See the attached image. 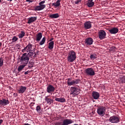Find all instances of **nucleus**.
Here are the masks:
<instances>
[{
	"label": "nucleus",
	"instance_id": "f257e3e1",
	"mask_svg": "<svg viewBox=\"0 0 125 125\" xmlns=\"http://www.w3.org/2000/svg\"><path fill=\"white\" fill-rule=\"evenodd\" d=\"M76 58H77L76 52L73 50L69 51L67 56V61L70 63H73L76 60Z\"/></svg>",
	"mask_w": 125,
	"mask_h": 125
},
{
	"label": "nucleus",
	"instance_id": "f03ea898",
	"mask_svg": "<svg viewBox=\"0 0 125 125\" xmlns=\"http://www.w3.org/2000/svg\"><path fill=\"white\" fill-rule=\"evenodd\" d=\"M29 60L30 59L29 58V57L27 56V53H24L21 57L20 62L21 64L27 65H28V63L29 62Z\"/></svg>",
	"mask_w": 125,
	"mask_h": 125
},
{
	"label": "nucleus",
	"instance_id": "7ed1b4c3",
	"mask_svg": "<svg viewBox=\"0 0 125 125\" xmlns=\"http://www.w3.org/2000/svg\"><path fill=\"white\" fill-rule=\"evenodd\" d=\"M36 47L35 46L31 43H29L24 49H22V52H29V51H33L35 52Z\"/></svg>",
	"mask_w": 125,
	"mask_h": 125
},
{
	"label": "nucleus",
	"instance_id": "20e7f679",
	"mask_svg": "<svg viewBox=\"0 0 125 125\" xmlns=\"http://www.w3.org/2000/svg\"><path fill=\"white\" fill-rule=\"evenodd\" d=\"M81 83V80L80 79H75L74 80H72V78H68L67 79V85L69 86H71L72 85H75V84H79Z\"/></svg>",
	"mask_w": 125,
	"mask_h": 125
},
{
	"label": "nucleus",
	"instance_id": "39448f33",
	"mask_svg": "<svg viewBox=\"0 0 125 125\" xmlns=\"http://www.w3.org/2000/svg\"><path fill=\"white\" fill-rule=\"evenodd\" d=\"M97 113L99 116L103 117L106 113V107L105 106H99L97 108Z\"/></svg>",
	"mask_w": 125,
	"mask_h": 125
},
{
	"label": "nucleus",
	"instance_id": "423d86ee",
	"mask_svg": "<svg viewBox=\"0 0 125 125\" xmlns=\"http://www.w3.org/2000/svg\"><path fill=\"white\" fill-rule=\"evenodd\" d=\"M45 2V0H43L39 3V5L35 7L34 10L35 11H40L45 8V5L43 4Z\"/></svg>",
	"mask_w": 125,
	"mask_h": 125
},
{
	"label": "nucleus",
	"instance_id": "0eeeda50",
	"mask_svg": "<svg viewBox=\"0 0 125 125\" xmlns=\"http://www.w3.org/2000/svg\"><path fill=\"white\" fill-rule=\"evenodd\" d=\"M74 124V121L72 119H65L62 121V124L61 125V122H57L56 125H69Z\"/></svg>",
	"mask_w": 125,
	"mask_h": 125
},
{
	"label": "nucleus",
	"instance_id": "6e6552de",
	"mask_svg": "<svg viewBox=\"0 0 125 125\" xmlns=\"http://www.w3.org/2000/svg\"><path fill=\"white\" fill-rule=\"evenodd\" d=\"M85 72L86 76H90V77H93L95 76V71L92 68H88L85 69Z\"/></svg>",
	"mask_w": 125,
	"mask_h": 125
},
{
	"label": "nucleus",
	"instance_id": "1a4fd4ad",
	"mask_svg": "<svg viewBox=\"0 0 125 125\" xmlns=\"http://www.w3.org/2000/svg\"><path fill=\"white\" fill-rule=\"evenodd\" d=\"M80 89L78 88H76L75 87H71L70 89V95H74V96H76V95H78L80 94Z\"/></svg>",
	"mask_w": 125,
	"mask_h": 125
},
{
	"label": "nucleus",
	"instance_id": "9d476101",
	"mask_svg": "<svg viewBox=\"0 0 125 125\" xmlns=\"http://www.w3.org/2000/svg\"><path fill=\"white\" fill-rule=\"evenodd\" d=\"M98 36L100 40H104L106 38V32L103 30H101L98 32Z\"/></svg>",
	"mask_w": 125,
	"mask_h": 125
},
{
	"label": "nucleus",
	"instance_id": "9b49d317",
	"mask_svg": "<svg viewBox=\"0 0 125 125\" xmlns=\"http://www.w3.org/2000/svg\"><path fill=\"white\" fill-rule=\"evenodd\" d=\"M109 121L110 122V123L115 124L119 123V122H120V119L118 117L113 116L109 118Z\"/></svg>",
	"mask_w": 125,
	"mask_h": 125
},
{
	"label": "nucleus",
	"instance_id": "f8f14e48",
	"mask_svg": "<svg viewBox=\"0 0 125 125\" xmlns=\"http://www.w3.org/2000/svg\"><path fill=\"white\" fill-rule=\"evenodd\" d=\"M8 104H9V102L8 101V100H6L5 99L0 100V106H6V105H8Z\"/></svg>",
	"mask_w": 125,
	"mask_h": 125
},
{
	"label": "nucleus",
	"instance_id": "ddd939ff",
	"mask_svg": "<svg viewBox=\"0 0 125 125\" xmlns=\"http://www.w3.org/2000/svg\"><path fill=\"white\" fill-rule=\"evenodd\" d=\"M49 96H47L45 97V101H46L47 104L48 105H51L53 102H54V100L53 99L49 98Z\"/></svg>",
	"mask_w": 125,
	"mask_h": 125
},
{
	"label": "nucleus",
	"instance_id": "4468645a",
	"mask_svg": "<svg viewBox=\"0 0 125 125\" xmlns=\"http://www.w3.org/2000/svg\"><path fill=\"white\" fill-rule=\"evenodd\" d=\"M85 43L87 45H91L93 43V39L91 38H88L85 40Z\"/></svg>",
	"mask_w": 125,
	"mask_h": 125
},
{
	"label": "nucleus",
	"instance_id": "2eb2a0df",
	"mask_svg": "<svg viewBox=\"0 0 125 125\" xmlns=\"http://www.w3.org/2000/svg\"><path fill=\"white\" fill-rule=\"evenodd\" d=\"M55 90V88L52 85H49L47 87V92L48 93H51Z\"/></svg>",
	"mask_w": 125,
	"mask_h": 125
},
{
	"label": "nucleus",
	"instance_id": "dca6fc26",
	"mask_svg": "<svg viewBox=\"0 0 125 125\" xmlns=\"http://www.w3.org/2000/svg\"><path fill=\"white\" fill-rule=\"evenodd\" d=\"M91 26H92V24H91V22L90 21H86L84 23V28L86 30L90 29V28H91Z\"/></svg>",
	"mask_w": 125,
	"mask_h": 125
},
{
	"label": "nucleus",
	"instance_id": "f3484780",
	"mask_svg": "<svg viewBox=\"0 0 125 125\" xmlns=\"http://www.w3.org/2000/svg\"><path fill=\"white\" fill-rule=\"evenodd\" d=\"M100 96V94L98 92L94 91L92 92V97L96 100L98 99V98H99Z\"/></svg>",
	"mask_w": 125,
	"mask_h": 125
},
{
	"label": "nucleus",
	"instance_id": "a211bd4d",
	"mask_svg": "<svg viewBox=\"0 0 125 125\" xmlns=\"http://www.w3.org/2000/svg\"><path fill=\"white\" fill-rule=\"evenodd\" d=\"M37 17H32L31 18H29L28 19V24H31V23H33L35 22V21H37Z\"/></svg>",
	"mask_w": 125,
	"mask_h": 125
},
{
	"label": "nucleus",
	"instance_id": "6ab92c4d",
	"mask_svg": "<svg viewBox=\"0 0 125 125\" xmlns=\"http://www.w3.org/2000/svg\"><path fill=\"white\" fill-rule=\"evenodd\" d=\"M27 89V87L24 86H20L19 89L18 90L19 93H24L26 90Z\"/></svg>",
	"mask_w": 125,
	"mask_h": 125
},
{
	"label": "nucleus",
	"instance_id": "aec40b11",
	"mask_svg": "<svg viewBox=\"0 0 125 125\" xmlns=\"http://www.w3.org/2000/svg\"><path fill=\"white\" fill-rule=\"evenodd\" d=\"M109 32L110 33V34H117V33L119 32V29H118L117 27H113L109 29Z\"/></svg>",
	"mask_w": 125,
	"mask_h": 125
},
{
	"label": "nucleus",
	"instance_id": "412c9836",
	"mask_svg": "<svg viewBox=\"0 0 125 125\" xmlns=\"http://www.w3.org/2000/svg\"><path fill=\"white\" fill-rule=\"evenodd\" d=\"M42 34L40 32L36 35V42H40L41 40H42Z\"/></svg>",
	"mask_w": 125,
	"mask_h": 125
},
{
	"label": "nucleus",
	"instance_id": "4be33fe9",
	"mask_svg": "<svg viewBox=\"0 0 125 125\" xmlns=\"http://www.w3.org/2000/svg\"><path fill=\"white\" fill-rule=\"evenodd\" d=\"M94 6V2L93 0H88L87 3L88 7H93Z\"/></svg>",
	"mask_w": 125,
	"mask_h": 125
},
{
	"label": "nucleus",
	"instance_id": "5701e85b",
	"mask_svg": "<svg viewBox=\"0 0 125 125\" xmlns=\"http://www.w3.org/2000/svg\"><path fill=\"white\" fill-rule=\"evenodd\" d=\"M55 101H57L58 102H60V103H63L64 102H66V99L64 98H57L55 99Z\"/></svg>",
	"mask_w": 125,
	"mask_h": 125
},
{
	"label": "nucleus",
	"instance_id": "b1692460",
	"mask_svg": "<svg viewBox=\"0 0 125 125\" xmlns=\"http://www.w3.org/2000/svg\"><path fill=\"white\" fill-rule=\"evenodd\" d=\"M53 47H54V42L52 41L48 43V48L50 50H52V49H53Z\"/></svg>",
	"mask_w": 125,
	"mask_h": 125
},
{
	"label": "nucleus",
	"instance_id": "393cba45",
	"mask_svg": "<svg viewBox=\"0 0 125 125\" xmlns=\"http://www.w3.org/2000/svg\"><path fill=\"white\" fill-rule=\"evenodd\" d=\"M60 1V0H58L56 2L53 3L52 5L56 6V7H58V6H60V5L61 4Z\"/></svg>",
	"mask_w": 125,
	"mask_h": 125
},
{
	"label": "nucleus",
	"instance_id": "a878e982",
	"mask_svg": "<svg viewBox=\"0 0 125 125\" xmlns=\"http://www.w3.org/2000/svg\"><path fill=\"white\" fill-rule=\"evenodd\" d=\"M50 18L56 19L59 17V14L58 13L53 14L50 15Z\"/></svg>",
	"mask_w": 125,
	"mask_h": 125
},
{
	"label": "nucleus",
	"instance_id": "bb28decb",
	"mask_svg": "<svg viewBox=\"0 0 125 125\" xmlns=\"http://www.w3.org/2000/svg\"><path fill=\"white\" fill-rule=\"evenodd\" d=\"M90 58L91 60H94V59H96L97 58V55L96 54H91L90 56Z\"/></svg>",
	"mask_w": 125,
	"mask_h": 125
},
{
	"label": "nucleus",
	"instance_id": "cd10ccee",
	"mask_svg": "<svg viewBox=\"0 0 125 125\" xmlns=\"http://www.w3.org/2000/svg\"><path fill=\"white\" fill-rule=\"evenodd\" d=\"M26 65L25 64H21V65H20L19 66H18V70L19 72H21V70H23V69H24V68H25V67H26Z\"/></svg>",
	"mask_w": 125,
	"mask_h": 125
},
{
	"label": "nucleus",
	"instance_id": "c85d7f7f",
	"mask_svg": "<svg viewBox=\"0 0 125 125\" xmlns=\"http://www.w3.org/2000/svg\"><path fill=\"white\" fill-rule=\"evenodd\" d=\"M20 39H22L25 37V32L21 31V33L18 35Z\"/></svg>",
	"mask_w": 125,
	"mask_h": 125
},
{
	"label": "nucleus",
	"instance_id": "c756f323",
	"mask_svg": "<svg viewBox=\"0 0 125 125\" xmlns=\"http://www.w3.org/2000/svg\"><path fill=\"white\" fill-rule=\"evenodd\" d=\"M46 40V39L45 38V37H43L39 43L40 45H43V44H44Z\"/></svg>",
	"mask_w": 125,
	"mask_h": 125
},
{
	"label": "nucleus",
	"instance_id": "7c9ffc66",
	"mask_svg": "<svg viewBox=\"0 0 125 125\" xmlns=\"http://www.w3.org/2000/svg\"><path fill=\"white\" fill-rule=\"evenodd\" d=\"M34 51H29L28 53L27 54V56H28V57H32V56H33L34 55Z\"/></svg>",
	"mask_w": 125,
	"mask_h": 125
},
{
	"label": "nucleus",
	"instance_id": "2f4dec72",
	"mask_svg": "<svg viewBox=\"0 0 125 125\" xmlns=\"http://www.w3.org/2000/svg\"><path fill=\"white\" fill-rule=\"evenodd\" d=\"M3 66V58H0V67Z\"/></svg>",
	"mask_w": 125,
	"mask_h": 125
},
{
	"label": "nucleus",
	"instance_id": "473e14b6",
	"mask_svg": "<svg viewBox=\"0 0 125 125\" xmlns=\"http://www.w3.org/2000/svg\"><path fill=\"white\" fill-rule=\"evenodd\" d=\"M12 42H17L18 41V38L16 36H14L12 39Z\"/></svg>",
	"mask_w": 125,
	"mask_h": 125
},
{
	"label": "nucleus",
	"instance_id": "72a5a7b5",
	"mask_svg": "<svg viewBox=\"0 0 125 125\" xmlns=\"http://www.w3.org/2000/svg\"><path fill=\"white\" fill-rule=\"evenodd\" d=\"M120 81L121 82V83H125V76H122L120 77Z\"/></svg>",
	"mask_w": 125,
	"mask_h": 125
},
{
	"label": "nucleus",
	"instance_id": "f704fd0d",
	"mask_svg": "<svg viewBox=\"0 0 125 125\" xmlns=\"http://www.w3.org/2000/svg\"><path fill=\"white\" fill-rule=\"evenodd\" d=\"M41 106L38 105L36 107V111L37 112H38V113H40V112H41Z\"/></svg>",
	"mask_w": 125,
	"mask_h": 125
},
{
	"label": "nucleus",
	"instance_id": "c9c22d12",
	"mask_svg": "<svg viewBox=\"0 0 125 125\" xmlns=\"http://www.w3.org/2000/svg\"><path fill=\"white\" fill-rule=\"evenodd\" d=\"M39 54H40V51H37L36 53L34 52V57H36L37 55H39Z\"/></svg>",
	"mask_w": 125,
	"mask_h": 125
},
{
	"label": "nucleus",
	"instance_id": "e433bc0d",
	"mask_svg": "<svg viewBox=\"0 0 125 125\" xmlns=\"http://www.w3.org/2000/svg\"><path fill=\"white\" fill-rule=\"evenodd\" d=\"M81 1H82V0H77L75 1L74 2L76 4H79V2H81Z\"/></svg>",
	"mask_w": 125,
	"mask_h": 125
},
{
	"label": "nucleus",
	"instance_id": "4c0bfd02",
	"mask_svg": "<svg viewBox=\"0 0 125 125\" xmlns=\"http://www.w3.org/2000/svg\"><path fill=\"white\" fill-rule=\"evenodd\" d=\"M16 47H17L18 49H20L21 45L19 44H17L16 45Z\"/></svg>",
	"mask_w": 125,
	"mask_h": 125
},
{
	"label": "nucleus",
	"instance_id": "58836bf2",
	"mask_svg": "<svg viewBox=\"0 0 125 125\" xmlns=\"http://www.w3.org/2000/svg\"><path fill=\"white\" fill-rule=\"evenodd\" d=\"M29 73H31V71H30V70H28V71H27L26 72H25L24 73V74H25V75H28V74H29Z\"/></svg>",
	"mask_w": 125,
	"mask_h": 125
},
{
	"label": "nucleus",
	"instance_id": "ea45409f",
	"mask_svg": "<svg viewBox=\"0 0 125 125\" xmlns=\"http://www.w3.org/2000/svg\"><path fill=\"white\" fill-rule=\"evenodd\" d=\"M26 1H27L28 2H33V0H26Z\"/></svg>",
	"mask_w": 125,
	"mask_h": 125
},
{
	"label": "nucleus",
	"instance_id": "a19ab883",
	"mask_svg": "<svg viewBox=\"0 0 125 125\" xmlns=\"http://www.w3.org/2000/svg\"><path fill=\"white\" fill-rule=\"evenodd\" d=\"M2 122H3V120L0 119V125H1V123H2Z\"/></svg>",
	"mask_w": 125,
	"mask_h": 125
},
{
	"label": "nucleus",
	"instance_id": "79ce46f5",
	"mask_svg": "<svg viewBox=\"0 0 125 125\" xmlns=\"http://www.w3.org/2000/svg\"><path fill=\"white\" fill-rule=\"evenodd\" d=\"M52 41H53V38H51L50 39V42H52Z\"/></svg>",
	"mask_w": 125,
	"mask_h": 125
},
{
	"label": "nucleus",
	"instance_id": "37998d69",
	"mask_svg": "<svg viewBox=\"0 0 125 125\" xmlns=\"http://www.w3.org/2000/svg\"><path fill=\"white\" fill-rule=\"evenodd\" d=\"M1 45H2V43L1 42H0V46H1Z\"/></svg>",
	"mask_w": 125,
	"mask_h": 125
},
{
	"label": "nucleus",
	"instance_id": "c03bdc74",
	"mask_svg": "<svg viewBox=\"0 0 125 125\" xmlns=\"http://www.w3.org/2000/svg\"><path fill=\"white\" fill-rule=\"evenodd\" d=\"M10 0V1H12V0Z\"/></svg>",
	"mask_w": 125,
	"mask_h": 125
},
{
	"label": "nucleus",
	"instance_id": "a18cd8bd",
	"mask_svg": "<svg viewBox=\"0 0 125 125\" xmlns=\"http://www.w3.org/2000/svg\"><path fill=\"white\" fill-rule=\"evenodd\" d=\"M0 2H1V0H0Z\"/></svg>",
	"mask_w": 125,
	"mask_h": 125
}]
</instances>
